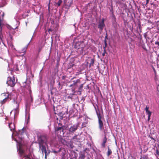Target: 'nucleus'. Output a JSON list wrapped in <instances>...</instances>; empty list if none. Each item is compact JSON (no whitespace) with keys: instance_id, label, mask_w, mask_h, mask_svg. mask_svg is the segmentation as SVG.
Returning a JSON list of instances; mask_svg holds the SVG:
<instances>
[{"instance_id":"obj_1","label":"nucleus","mask_w":159,"mask_h":159,"mask_svg":"<svg viewBox=\"0 0 159 159\" xmlns=\"http://www.w3.org/2000/svg\"><path fill=\"white\" fill-rule=\"evenodd\" d=\"M47 139V137L45 135L41 136L38 139V144L39 149L41 151L43 154L44 153H45V158H46L47 155H48L50 152L49 150H47L46 147L43 145V144L45 143L48 147Z\"/></svg>"},{"instance_id":"obj_2","label":"nucleus","mask_w":159,"mask_h":159,"mask_svg":"<svg viewBox=\"0 0 159 159\" xmlns=\"http://www.w3.org/2000/svg\"><path fill=\"white\" fill-rule=\"evenodd\" d=\"M18 104L17 105V107L15 109H13L10 112L11 115L13 114L14 116V118L13 120H12L11 122L10 123H9L8 124V126L10 129L11 131H14L15 129V125L14 123H12L13 121H14V118L15 116H16L18 113L19 110L18 109Z\"/></svg>"},{"instance_id":"obj_3","label":"nucleus","mask_w":159,"mask_h":159,"mask_svg":"<svg viewBox=\"0 0 159 159\" xmlns=\"http://www.w3.org/2000/svg\"><path fill=\"white\" fill-rule=\"evenodd\" d=\"M85 45L83 41L78 42L76 43L74 48L77 50V52L80 54L83 52Z\"/></svg>"},{"instance_id":"obj_4","label":"nucleus","mask_w":159,"mask_h":159,"mask_svg":"<svg viewBox=\"0 0 159 159\" xmlns=\"http://www.w3.org/2000/svg\"><path fill=\"white\" fill-rule=\"evenodd\" d=\"M19 144V148L18 149V147H17V149L19 151V153L20 154L21 157L22 155L24 156L25 159H31L30 157V154H26L25 153V151L21 148L20 146L21 143L20 142H18Z\"/></svg>"},{"instance_id":"obj_5","label":"nucleus","mask_w":159,"mask_h":159,"mask_svg":"<svg viewBox=\"0 0 159 159\" xmlns=\"http://www.w3.org/2000/svg\"><path fill=\"white\" fill-rule=\"evenodd\" d=\"M16 82L15 77L13 76L12 78L11 77H8L7 84L8 86L11 87H13L15 86Z\"/></svg>"},{"instance_id":"obj_6","label":"nucleus","mask_w":159,"mask_h":159,"mask_svg":"<svg viewBox=\"0 0 159 159\" xmlns=\"http://www.w3.org/2000/svg\"><path fill=\"white\" fill-rule=\"evenodd\" d=\"M4 13L2 12L1 16H0V39L2 41L3 36L2 33V26L3 25V18L4 16Z\"/></svg>"},{"instance_id":"obj_7","label":"nucleus","mask_w":159,"mask_h":159,"mask_svg":"<svg viewBox=\"0 0 159 159\" xmlns=\"http://www.w3.org/2000/svg\"><path fill=\"white\" fill-rule=\"evenodd\" d=\"M105 26L104 20V19L102 18L101 21L99 22L98 25V28L99 29L100 33H101Z\"/></svg>"},{"instance_id":"obj_8","label":"nucleus","mask_w":159,"mask_h":159,"mask_svg":"<svg viewBox=\"0 0 159 159\" xmlns=\"http://www.w3.org/2000/svg\"><path fill=\"white\" fill-rule=\"evenodd\" d=\"M79 126L78 124H75L71 126L69 129V132L70 133H73L76 130Z\"/></svg>"},{"instance_id":"obj_9","label":"nucleus","mask_w":159,"mask_h":159,"mask_svg":"<svg viewBox=\"0 0 159 159\" xmlns=\"http://www.w3.org/2000/svg\"><path fill=\"white\" fill-rule=\"evenodd\" d=\"M149 107L146 106L145 108L146 114L148 115V120L149 121L150 120V117L152 114V112L149 111Z\"/></svg>"},{"instance_id":"obj_10","label":"nucleus","mask_w":159,"mask_h":159,"mask_svg":"<svg viewBox=\"0 0 159 159\" xmlns=\"http://www.w3.org/2000/svg\"><path fill=\"white\" fill-rule=\"evenodd\" d=\"M23 128L21 130H19L16 132V136L18 137L19 139H22V135L23 133V131L22 130Z\"/></svg>"},{"instance_id":"obj_11","label":"nucleus","mask_w":159,"mask_h":159,"mask_svg":"<svg viewBox=\"0 0 159 159\" xmlns=\"http://www.w3.org/2000/svg\"><path fill=\"white\" fill-rule=\"evenodd\" d=\"M99 127L101 131H103V125L101 120H98Z\"/></svg>"},{"instance_id":"obj_12","label":"nucleus","mask_w":159,"mask_h":159,"mask_svg":"<svg viewBox=\"0 0 159 159\" xmlns=\"http://www.w3.org/2000/svg\"><path fill=\"white\" fill-rule=\"evenodd\" d=\"M28 45H26V46H25V47L21 51V52H19V53H24V55L25 54V52L26 51V50L27 48H28Z\"/></svg>"},{"instance_id":"obj_13","label":"nucleus","mask_w":159,"mask_h":159,"mask_svg":"<svg viewBox=\"0 0 159 159\" xmlns=\"http://www.w3.org/2000/svg\"><path fill=\"white\" fill-rule=\"evenodd\" d=\"M96 113L98 119V120H101L102 118V116L101 114L100 113V112H98L97 111H96Z\"/></svg>"},{"instance_id":"obj_14","label":"nucleus","mask_w":159,"mask_h":159,"mask_svg":"<svg viewBox=\"0 0 159 159\" xmlns=\"http://www.w3.org/2000/svg\"><path fill=\"white\" fill-rule=\"evenodd\" d=\"M94 62V60L93 59H92L91 60V62L89 65V66L90 67L92 66H93Z\"/></svg>"},{"instance_id":"obj_15","label":"nucleus","mask_w":159,"mask_h":159,"mask_svg":"<svg viewBox=\"0 0 159 159\" xmlns=\"http://www.w3.org/2000/svg\"><path fill=\"white\" fill-rule=\"evenodd\" d=\"M112 153V152L111 150L108 147V151L107 152V156H109Z\"/></svg>"},{"instance_id":"obj_16","label":"nucleus","mask_w":159,"mask_h":159,"mask_svg":"<svg viewBox=\"0 0 159 159\" xmlns=\"http://www.w3.org/2000/svg\"><path fill=\"white\" fill-rule=\"evenodd\" d=\"M107 142V139L105 138L103 140V143L102 144V146L103 147H105V144Z\"/></svg>"},{"instance_id":"obj_17","label":"nucleus","mask_w":159,"mask_h":159,"mask_svg":"<svg viewBox=\"0 0 159 159\" xmlns=\"http://www.w3.org/2000/svg\"><path fill=\"white\" fill-rule=\"evenodd\" d=\"M79 81V79L77 80H74L73 81V83L72 84V85H76Z\"/></svg>"},{"instance_id":"obj_18","label":"nucleus","mask_w":159,"mask_h":159,"mask_svg":"<svg viewBox=\"0 0 159 159\" xmlns=\"http://www.w3.org/2000/svg\"><path fill=\"white\" fill-rule=\"evenodd\" d=\"M62 2L61 0H59L58 2H57L56 4H57L58 6H59L61 3Z\"/></svg>"},{"instance_id":"obj_19","label":"nucleus","mask_w":159,"mask_h":159,"mask_svg":"<svg viewBox=\"0 0 159 159\" xmlns=\"http://www.w3.org/2000/svg\"><path fill=\"white\" fill-rule=\"evenodd\" d=\"M83 87V85L82 84L79 87V92H80L82 90Z\"/></svg>"},{"instance_id":"obj_20","label":"nucleus","mask_w":159,"mask_h":159,"mask_svg":"<svg viewBox=\"0 0 159 159\" xmlns=\"http://www.w3.org/2000/svg\"><path fill=\"white\" fill-rule=\"evenodd\" d=\"M7 98H4L2 101H1V105H2L7 100Z\"/></svg>"},{"instance_id":"obj_21","label":"nucleus","mask_w":159,"mask_h":159,"mask_svg":"<svg viewBox=\"0 0 159 159\" xmlns=\"http://www.w3.org/2000/svg\"><path fill=\"white\" fill-rule=\"evenodd\" d=\"M62 130V131H63V128L62 127H59L57 128V131H58L59 130Z\"/></svg>"},{"instance_id":"obj_22","label":"nucleus","mask_w":159,"mask_h":159,"mask_svg":"<svg viewBox=\"0 0 159 159\" xmlns=\"http://www.w3.org/2000/svg\"><path fill=\"white\" fill-rule=\"evenodd\" d=\"M85 158V156L83 154H82L81 156L79 157V159H84Z\"/></svg>"},{"instance_id":"obj_23","label":"nucleus","mask_w":159,"mask_h":159,"mask_svg":"<svg viewBox=\"0 0 159 159\" xmlns=\"http://www.w3.org/2000/svg\"><path fill=\"white\" fill-rule=\"evenodd\" d=\"M106 53L105 48H104V50L103 51V53H102V56H104L105 55V53Z\"/></svg>"},{"instance_id":"obj_24","label":"nucleus","mask_w":159,"mask_h":159,"mask_svg":"<svg viewBox=\"0 0 159 159\" xmlns=\"http://www.w3.org/2000/svg\"><path fill=\"white\" fill-rule=\"evenodd\" d=\"M104 43H105V47H104V48H105L106 47L107 45V41L106 39L104 40Z\"/></svg>"},{"instance_id":"obj_25","label":"nucleus","mask_w":159,"mask_h":159,"mask_svg":"<svg viewBox=\"0 0 159 159\" xmlns=\"http://www.w3.org/2000/svg\"><path fill=\"white\" fill-rule=\"evenodd\" d=\"M141 158L143 159H147L148 158V157L147 156H144L141 157Z\"/></svg>"},{"instance_id":"obj_26","label":"nucleus","mask_w":159,"mask_h":159,"mask_svg":"<svg viewBox=\"0 0 159 159\" xmlns=\"http://www.w3.org/2000/svg\"><path fill=\"white\" fill-rule=\"evenodd\" d=\"M155 44L156 45H157L158 46H159V42L156 41L155 43Z\"/></svg>"},{"instance_id":"obj_27","label":"nucleus","mask_w":159,"mask_h":159,"mask_svg":"<svg viewBox=\"0 0 159 159\" xmlns=\"http://www.w3.org/2000/svg\"><path fill=\"white\" fill-rule=\"evenodd\" d=\"M30 101L31 102H32L33 101V98L31 96H30Z\"/></svg>"},{"instance_id":"obj_28","label":"nucleus","mask_w":159,"mask_h":159,"mask_svg":"<svg viewBox=\"0 0 159 159\" xmlns=\"http://www.w3.org/2000/svg\"><path fill=\"white\" fill-rule=\"evenodd\" d=\"M77 137V135H75V136H74L73 138V139H76V138Z\"/></svg>"},{"instance_id":"obj_29","label":"nucleus","mask_w":159,"mask_h":159,"mask_svg":"<svg viewBox=\"0 0 159 159\" xmlns=\"http://www.w3.org/2000/svg\"><path fill=\"white\" fill-rule=\"evenodd\" d=\"M103 132L105 134H106L107 133V130H103Z\"/></svg>"},{"instance_id":"obj_30","label":"nucleus","mask_w":159,"mask_h":159,"mask_svg":"<svg viewBox=\"0 0 159 159\" xmlns=\"http://www.w3.org/2000/svg\"><path fill=\"white\" fill-rule=\"evenodd\" d=\"M147 0L146 4H147L148 3L149 0Z\"/></svg>"},{"instance_id":"obj_31","label":"nucleus","mask_w":159,"mask_h":159,"mask_svg":"<svg viewBox=\"0 0 159 159\" xmlns=\"http://www.w3.org/2000/svg\"><path fill=\"white\" fill-rule=\"evenodd\" d=\"M73 85H72V84H70V87H72V86H73Z\"/></svg>"},{"instance_id":"obj_32","label":"nucleus","mask_w":159,"mask_h":159,"mask_svg":"<svg viewBox=\"0 0 159 159\" xmlns=\"http://www.w3.org/2000/svg\"><path fill=\"white\" fill-rule=\"evenodd\" d=\"M107 35H106V36H105V39H107Z\"/></svg>"},{"instance_id":"obj_33","label":"nucleus","mask_w":159,"mask_h":159,"mask_svg":"<svg viewBox=\"0 0 159 159\" xmlns=\"http://www.w3.org/2000/svg\"><path fill=\"white\" fill-rule=\"evenodd\" d=\"M15 141H16L17 142V141L16 139H15Z\"/></svg>"},{"instance_id":"obj_34","label":"nucleus","mask_w":159,"mask_h":159,"mask_svg":"<svg viewBox=\"0 0 159 159\" xmlns=\"http://www.w3.org/2000/svg\"><path fill=\"white\" fill-rule=\"evenodd\" d=\"M29 91L30 92V91H31V90H30V89H29Z\"/></svg>"},{"instance_id":"obj_35","label":"nucleus","mask_w":159,"mask_h":159,"mask_svg":"<svg viewBox=\"0 0 159 159\" xmlns=\"http://www.w3.org/2000/svg\"><path fill=\"white\" fill-rule=\"evenodd\" d=\"M40 50H40V49H39V52H40Z\"/></svg>"},{"instance_id":"obj_36","label":"nucleus","mask_w":159,"mask_h":159,"mask_svg":"<svg viewBox=\"0 0 159 159\" xmlns=\"http://www.w3.org/2000/svg\"><path fill=\"white\" fill-rule=\"evenodd\" d=\"M58 84H59V85H60V83H59Z\"/></svg>"},{"instance_id":"obj_37","label":"nucleus","mask_w":159,"mask_h":159,"mask_svg":"<svg viewBox=\"0 0 159 159\" xmlns=\"http://www.w3.org/2000/svg\"><path fill=\"white\" fill-rule=\"evenodd\" d=\"M50 30V29H49V31Z\"/></svg>"}]
</instances>
